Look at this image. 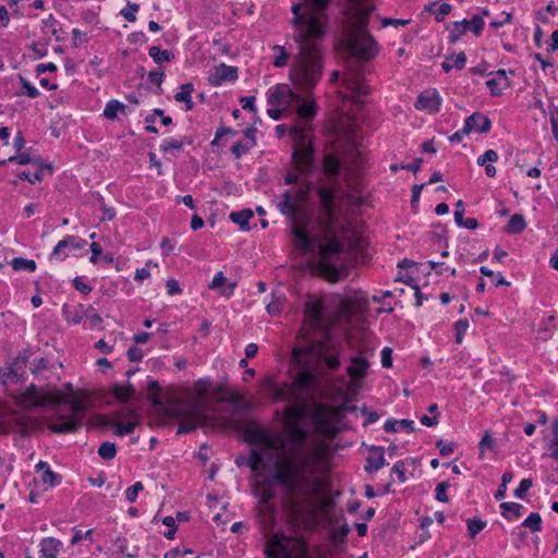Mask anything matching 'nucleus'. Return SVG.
I'll use <instances>...</instances> for the list:
<instances>
[{"label":"nucleus","instance_id":"f257e3e1","mask_svg":"<svg viewBox=\"0 0 558 558\" xmlns=\"http://www.w3.org/2000/svg\"><path fill=\"white\" fill-rule=\"evenodd\" d=\"M315 387L316 374L308 366H301L292 381L281 386L266 379L265 388L272 399L288 402L284 409L288 434L282 436L257 425L248 426L245 437L254 448L245 461H236L262 476L266 484H277L289 497L300 500L314 498L322 488L318 474L323 451L307 444L308 433L299 425L306 399Z\"/></svg>","mask_w":558,"mask_h":558},{"label":"nucleus","instance_id":"f03ea898","mask_svg":"<svg viewBox=\"0 0 558 558\" xmlns=\"http://www.w3.org/2000/svg\"><path fill=\"white\" fill-rule=\"evenodd\" d=\"M308 187L286 191L282 201L278 203L279 210L289 217L293 223L291 233L294 239V247L302 255L314 253L317 250L319 271L331 282L341 278V271L345 269V244L350 234L349 223L340 218L336 211L338 191L328 185L316 189L320 203L319 223L324 229L323 239L310 238L305 226L301 223V203L305 201Z\"/></svg>","mask_w":558,"mask_h":558},{"label":"nucleus","instance_id":"7ed1b4c3","mask_svg":"<svg viewBox=\"0 0 558 558\" xmlns=\"http://www.w3.org/2000/svg\"><path fill=\"white\" fill-rule=\"evenodd\" d=\"M330 0H303L291 8L298 53L289 76L293 85L305 95L301 101H294L298 116L304 120L316 114L315 101L310 96L323 75L324 62L319 44L327 34L328 17L325 10Z\"/></svg>","mask_w":558,"mask_h":558},{"label":"nucleus","instance_id":"20e7f679","mask_svg":"<svg viewBox=\"0 0 558 558\" xmlns=\"http://www.w3.org/2000/svg\"><path fill=\"white\" fill-rule=\"evenodd\" d=\"M349 25L345 45L350 53L360 60H369L378 52L377 44L367 31L368 16L374 7L361 0H349Z\"/></svg>","mask_w":558,"mask_h":558},{"label":"nucleus","instance_id":"39448f33","mask_svg":"<svg viewBox=\"0 0 558 558\" xmlns=\"http://www.w3.org/2000/svg\"><path fill=\"white\" fill-rule=\"evenodd\" d=\"M209 389V384L198 380L195 385L196 396L184 401H175L167 405L166 410L169 418L179 422L178 434H187L196 429L207 421V412L210 409L209 403L204 400Z\"/></svg>","mask_w":558,"mask_h":558},{"label":"nucleus","instance_id":"423d86ee","mask_svg":"<svg viewBox=\"0 0 558 558\" xmlns=\"http://www.w3.org/2000/svg\"><path fill=\"white\" fill-rule=\"evenodd\" d=\"M367 160L363 151L352 140H339L325 149L323 158L324 174H340L363 170Z\"/></svg>","mask_w":558,"mask_h":558},{"label":"nucleus","instance_id":"0eeeda50","mask_svg":"<svg viewBox=\"0 0 558 558\" xmlns=\"http://www.w3.org/2000/svg\"><path fill=\"white\" fill-rule=\"evenodd\" d=\"M291 136L294 142L292 160L295 168L301 172L312 171L314 165V149L310 129L294 126L291 130Z\"/></svg>","mask_w":558,"mask_h":558},{"label":"nucleus","instance_id":"6e6552de","mask_svg":"<svg viewBox=\"0 0 558 558\" xmlns=\"http://www.w3.org/2000/svg\"><path fill=\"white\" fill-rule=\"evenodd\" d=\"M306 350L310 355L324 362L329 369H337L340 365L341 343L329 333H325L320 340L310 342Z\"/></svg>","mask_w":558,"mask_h":558},{"label":"nucleus","instance_id":"1a4fd4ad","mask_svg":"<svg viewBox=\"0 0 558 558\" xmlns=\"http://www.w3.org/2000/svg\"><path fill=\"white\" fill-rule=\"evenodd\" d=\"M54 398L59 399L60 403H66L71 407V416L69 417H60L59 422L54 423L51 426V429L54 433H71L76 430L82 423V416L85 413L86 410V403L85 400L82 398H72L66 399L62 393L57 392L54 393Z\"/></svg>","mask_w":558,"mask_h":558},{"label":"nucleus","instance_id":"9d476101","mask_svg":"<svg viewBox=\"0 0 558 558\" xmlns=\"http://www.w3.org/2000/svg\"><path fill=\"white\" fill-rule=\"evenodd\" d=\"M341 83L345 89L343 98L351 99L357 105L364 104V97L369 94L371 87L365 83L359 70H350L343 73Z\"/></svg>","mask_w":558,"mask_h":558},{"label":"nucleus","instance_id":"9b49d317","mask_svg":"<svg viewBox=\"0 0 558 558\" xmlns=\"http://www.w3.org/2000/svg\"><path fill=\"white\" fill-rule=\"evenodd\" d=\"M268 104L272 107L291 109L294 101H301L302 96L294 93L287 84H277L267 92Z\"/></svg>","mask_w":558,"mask_h":558},{"label":"nucleus","instance_id":"f8f14e48","mask_svg":"<svg viewBox=\"0 0 558 558\" xmlns=\"http://www.w3.org/2000/svg\"><path fill=\"white\" fill-rule=\"evenodd\" d=\"M17 403L26 409H33L36 407H44L47 404H58L59 399L54 398L53 395H41L36 386L31 385L24 392L16 397Z\"/></svg>","mask_w":558,"mask_h":558},{"label":"nucleus","instance_id":"ddd939ff","mask_svg":"<svg viewBox=\"0 0 558 558\" xmlns=\"http://www.w3.org/2000/svg\"><path fill=\"white\" fill-rule=\"evenodd\" d=\"M5 162L17 163V165H32L33 172L32 174H40L43 171L47 170L52 172L53 166L51 162L44 161L39 156L31 157L29 155L22 153L16 156H11ZM19 174H31V171H22Z\"/></svg>","mask_w":558,"mask_h":558},{"label":"nucleus","instance_id":"4468645a","mask_svg":"<svg viewBox=\"0 0 558 558\" xmlns=\"http://www.w3.org/2000/svg\"><path fill=\"white\" fill-rule=\"evenodd\" d=\"M238 78V69L232 65L220 63L215 66L208 76L211 86H220L225 82H234Z\"/></svg>","mask_w":558,"mask_h":558},{"label":"nucleus","instance_id":"2eb2a0df","mask_svg":"<svg viewBox=\"0 0 558 558\" xmlns=\"http://www.w3.org/2000/svg\"><path fill=\"white\" fill-rule=\"evenodd\" d=\"M87 244V241L76 235H66L63 240L59 241L54 246L51 258L64 259L68 254L65 250H81Z\"/></svg>","mask_w":558,"mask_h":558},{"label":"nucleus","instance_id":"dca6fc26","mask_svg":"<svg viewBox=\"0 0 558 558\" xmlns=\"http://www.w3.org/2000/svg\"><path fill=\"white\" fill-rule=\"evenodd\" d=\"M369 363L361 356L351 357V364L347 368V374L351 378L352 387H357L360 381L366 376Z\"/></svg>","mask_w":558,"mask_h":558},{"label":"nucleus","instance_id":"f3484780","mask_svg":"<svg viewBox=\"0 0 558 558\" xmlns=\"http://www.w3.org/2000/svg\"><path fill=\"white\" fill-rule=\"evenodd\" d=\"M441 98L436 90H427L422 93L415 102L417 110H428L430 113L438 112L440 110Z\"/></svg>","mask_w":558,"mask_h":558},{"label":"nucleus","instance_id":"a211bd4d","mask_svg":"<svg viewBox=\"0 0 558 558\" xmlns=\"http://www.w3.org/2000/svg\"><path fill=\"white\" fill-rule=\"evenodd\" d=\"M490 128V120L481 112H474L464 120V132L487 133Z\"/></svg>","mask_w":558,"mask_h":558},{"label":"nucleus","instance_id":"6ab92c4d","mask_svg":"<svg viewBox=\"0 0 558 558\" xmlns=\"http://www.w3.org/2000/svg\"><path fill=\"white\" fill-rule=\"evenodd\" d=\"M489 74H494L495 77L488 80L486 82V85L490 89V94L493 96H500L504 89L510 86V81L507 76V71L497 70L496 72H490Z\"/></svg>","mask_w":558,"mask_h":558},{"label":"nucleus","instance_id":"aec40b11","mask_svg":"<svg viewBox=\"0 0 558 558\" xmlns=\"http://www.w3.org/2000/svg\"><path fill=\"white\" fill-rule=\"evenodd\" d=\"M323 307L318 300L310 299L305 303V317L313 327H318L323 322Z\"/></svg>","mask_w":558,"mask_h":558},{"label":"nucleus","instance_id":"412c9836","mask_svg":"<svg viewBox=\"0 0 558 558\" xmlns=\"http://www.w3.org/2000/svg\"><path fill=\"white\" fill-rule=\"evenodd\" d=\"M265 553L267 558H294L284 543L277 537L269 541Z\"/></svg>","mask_w":558,"mask_h":558},{"label":"nucleus","instance_id":"4be33fe9","mask_svg":"<svg viewBox=\"0 0 558 558\" xmlns=\"http://www.w3.org/2000/svg\"><path fill=\"white\" fill-rule=\"evenodd\" d=\"M63 547L61 541L54 537H46L39 544L41 558H58V554Z\"/></svg>","mask_w":558,"mask_h":558},{"label":"nucleus","instance_id":"5701e85b","mask_svg":"<svg viewBox=\"0 0 558 558\" xmlns=\"http://www.w3.org/2000/svg\"><path fill=\"white\" fill-rule=\"evenodd\" d=\"M365 471L373 472L378 471L384 465H386L384 448L383 447H372L366 459Z\"/></svg>","mask_w":558,"mask_h":558},{"label":"nucleus","instance_id":"b1692460","mask_svg":"<svg viewBox=\"0 0 558 558\" xmlns=\"http://www.w3.org/2000/svg\"><path fill=\"white\" fill-rule=\"evenodd\" d=\"M253 216L254 214L251 209H243L240 211H232L229 215V218L234 223L239 225L241 230L248 231L251 229L248 221Z\"/></svg>","mask_w":558,"mask_h":558},{"label":"nucleus","instance_id":"393cba45","mask_svg":"<svg viewBox=\"0 0 558 558\" xmlns=\"http://www.w3.org/2000/svg\"><path fill=\"white\" fill-rule=\"evenodd\" d=\"M384 428L388 433L397 432L399 429H404L409 433H412V432H414V422L411 420H405V418H403V420L390 418L385 423Z\"/></svg>","mask_w":558,"mask_h":558},{"label":"nucleus","instance_id":"a878e982","mask_svg":"<svg viewBox=\"0 0 558 558\" xmlns=\"http://www.w3.org/2000/svg\"><path fill=\"white\" fill-rule=\"evenodd\" d=\"M466 57L464 52H460L457 56L448 57L442 63L441 69L448 73L452 69L462 70L465 66Z\"/></svg>","mask_w":558,"mask_h":558},{"label":"nucleus","instance_id":"bb28decb","mask_svg":"<svg viewBox=\"0 0 558 558\" xmlns=\"http://www.w3.org/2000/svg\"><path fill=\"white\" fill-rule=\"evenodd\" d=\"M194 90L193 84L186 83L181 86V90L174 95V99L178 102L185 104V110L190 111L193 109L192 93Z\"/></svg>","mask_w":558,"mask_h":558},{"label":"nucleus","instance_id":"cd10ccee","mask_svg":"<svg viewBox=\"0 0 558 558\" xmlns=\"http://www.w3.org/2000/svg\"><path fill=\"white\" fill-rule=\"evenodd\" d=\"M498 154L494 149H487L483 155L478 156L477 163L480 166H486V174H495L496 168L492 162L497 161Z\"/></svg>","mask_w":558,"mask_h":558},{"label":"nucleus","instance_id":"c85d7f7f","mask_svg":"<svg viewBox=\"0 0 558 558\" xmlns=\"http://www.w3.org/2000/svg\"><path fill=\"white\" fill-rule=\"evenodd\" d=\"M149 57L154 60L155 63L161 64L163 62H170L174 59V54L170 50H161L158 46H151L148 49Z\"/></svg>","mask_w":558,"mask_h":558},{"label":"nucleus","instance_id":"c756f323","mask_svg":"<svg viewBox=\"0 0 558 558\" xmlns=\"http://www.w3.org/2000/svg\"><path fill=\"white\" fill-rule=\"evenodd\" d=\"M553 438L548 441L546 448L548 457L558 460V417L551 424Z\"/></svg>","mask_w":558,"mask_h":558},{"label":"nucleus","instance_id":"7c9ffc66","mask_svg":"<svg viewBox=\"0 0 558 558\" xmlns=\"http://www.w3.org/2000/svg\"><path fill=\"white\" fill-rule=\"evenodd\" d=\"M147 390H148V396L147 397L153 402V404L155 407L163 408L162 401L160 399V388H159L158 381L157 380H149L148 385H147ZM166 408L167 407H165V412H167ZM166 415L169 417L168 413H166Z\"/></svg>","mask_w":558,"mask_h":558},{"label":"nucleus","instance_id":"2f4dec72","mask_svg":"<svg viewBox=\"0 0 558 558\" xmlns=\"http://www.w3.org/2000/svg\"><path fill=\"white\" fill-rule=\"evenodd\" d=\"M526 227L525 219L520 214H514L508 221L507 232L511 234L521 233Z\"/></svg>","mask_w":558,"mask_h":558},{"label":"nucleus","instance_id":"473e14b6","mask_svg":"<svg viewBox=\"0 0 558 558\" xmlns=\"http://www.w3.org/2000/svg\"><path fill=\"white\" fill-rule=\"evenodd\" d=\"M10 264H11L12 268L16 271L26 270V271L33 272L36 270V263L33 259L15 257L11 260Z\"/></svg>","mask_w":558,"mask_h":558},{"label":"nucleus","instance_id":"72a5a7b5","mask_svg":"<svg viewBox=\"0 0 558 558\" xmlns=\"http://www.w3.org/2000/svg\"><path fill=\"white\" fill-rule=\"evenodd\" d=\"M123 110H124V105L122 102H120L119 100L112 99L107 102L105 110H104V116L109 120H113L117 118L118 112L123 111Z\"/></svg>","mask_w":558,"mask_h":558},{"label":"nucleus","instance_id":"f704fd0d","mask_svg":"<svg viewBox=\"0 0 558 558\" xmlns=\"http://www.w3.org/2000/svg\"><path fill=\"white\" fill-rule=\"evenodd\" d=\"M113 396L121 402H126L134 393L132 385H116L112 389Z\"/></svg>","mask_w":558,"mask_h":558},{"label":"nucleus","instance_id":"c9c22d12","mask_svg":"<svg viewBox=\"0 0 558 558\" xmlns=\"http://www.w3.org/2000/svg\"><path fill=\"white\" fill-rule=\"evenodd\" d=\"M221 400H225V401H228L229 403H231L236 410H245L246 408V404L242 398V396L236 392V391H229V392H226L222 397H221Z\"/></svg>","mask_w":558,"mask_h":558},{"label":"nucleus","instance_id":"e433bc0d","mask_svg":"<svg viewBox=\"0 0 558 558\" xmlns=\"http://www.w3.org/2000/svg\"><path fill=\"white\" fill-rule=\"evenodd\" d=\"M137 425L136 421H130L128 423H122L119 421H116L111 424V426L114 428V433L118 436H124L132 434Z\"/></svg>","mask_w":558,"mask_h":558},{"label":"nucleus","instance_id":"4c0bfd02","mask_svg":"<svg viewBox=\"0 0 558 558\" xmlns=\"http://www.w3.org/2000/svg\"><path fill=\"white\" fill-rule=\"evenodd\" d=\"M429 11L435 14V19L440 22L444 20L446 15H448L451 11V5L449 3H441L437 5V2H433L429 5Z\"/></svg>","mask_w":558,"mask_h":558},{"label":"nucleus","instance_id":"58836bf2","mask_svg":"<svg viewBox=\"0 0 558 558\" xmlns=\"http://www.w3.org/2000/svg\"><path fill=\"white\" fill-rule=\"evenodd\" d=\"M98 454L104 460H112L117 454L116 445L110 441L102 442L98 449Z\"/></svg>","mask_w":558,"mask_h":558},{"label":"nucleus","instance_id":"ea45409f","mask_svg":"<svg viewBox=\"0 0 558 558\" xmlns=\"http://www.w3.org/2000/svg\"><path fill=\"white\" fill-rule=\"evenodd\" d=\"M466 32V20H462L459 22H454L453 28L451 29L449 34V40L450 43L454 44L460 39L462 35H464Z\"/></svg>","mask_w":558,"mask_h":558},{"label":"nucleus","instance_id":"a19ab883","mask_svg":"<svg viewBox=\"0 0 558 558\" xmlns=\"http://www.w3.org/2000/svg\"><path fill=\"white\" fill-rule=\"evenodd\" d=\"M468 524V531L472 538H474L481 531H483L486 527V521L482 519H469L466 521Z\"/></svg>","mask_w":558,"mask_h":558},{"label":"nucleus","instance_id":"79ce46f5","mask_svg":"<svg viewBox=\"0 0 558 558\" xmlns=\"http://www.w3.org/2000/svg\"><path fill=\"white\" fill-rule=\"evenodd\" d=\"M523 525L532 532H538L542 529V518L539 513L532 512L523 522Z\"/></svg>","mask_w":558,"mask_h":558},{"label":"nucleus","instance_id":"37998d69","mask_svg":"<svg viewBox=\"0 0 558 558\" xmlns=\"http://www.w3.org/2000/svg\"><path fill=\"white\" fill-rule=\"evenodd\" d=\"M183 142L177 138H165L160 144V149L163 153H171L173 150L182 149Z\"/></svg>","mask_w":558,"mask_h":558},{"label":"nucleus","instance_id":"c03bdc74","mask_svg":"<svg viewBox=\"0 0 558 558\" xmlns=\"http://www.w3.org/2000/svg\"><path fill=\"white\" fill-rule=\"evenodd\" d=\"M275 497V493L270 488L263 489L259 501L266 507L269 517L274 515L275 508L269 505V501Z\"/></svg>","mask_w":558,"mask_h":558},{"label":"nucleus","instance_id":"a18cd8bd","mask_svg":"<svg viewBox=\"0 0 558 558\" xmlns=\"http://www.w3.org/2000/svg\"><path fill=\"white\" fill-rule=\"evenodd\" d=\"M484 27L483 16L474 15L470 21L466 20V29H470L475 35H480Z\"/></svg>","mask_w":558,"mask_h":558},{"label":"nucleus","instance_id":"49530a36","mask_svg":"<svg viewBox=\"0 0 558 558\" xmlns=\"http://www.w3.org/2000/svg\"><path fill=\"white\" fill-rule=\"evenodd\" d=\"M19 80L23 88V94L27 95L29 98L33 99L39 96V90L34 85H32L29 81H27L22 75L19 76Z\"/></svg>","mask_w":558,"mask_h":558},{"label":"nucleus","instance_id":"de8ad7c7","mask_svg":"<svg viewBox=\"0 0 558 558\" xmlns=\"http://www.w3.org/2000/svg\"><path fill=\"white\" fill-rule=\"evenodd\" d=\"M274 50L278 52V54L276 56V58L272 62L274 65L277 68L286 66L287 62H288L289 54L286 52L284 47L277 45L274 47Z\"/></svg>","mask_w":558,"mask_h":558},{"label":"nucleus","instance_id":"09e8293b","mask_svg":"<svg viewBox=\"0 0 558 558\" xmlns=\"http://www.w3.org/2000/svg\"><path fill=\"white\" fill-rule=\"evenodd\" d=\"M480 272L485 276V277H492V278H496V286H509L510 283L504 278V276L498 272V274H495L493 270H490L488 267L486 266H482L480 268Z\"/></svg>","mask_w":558,"mask_h":558},{"label":"nucleus","instance_id":"8fccbe9b","mask_svg":"<svg viewBox=\"0 0 558 558\" xmlns=\"http://www.w3.org/2000/svg\"><path fill=\"white\" fill-rule=\"evenodd\" d=\"M494 447L495 440L493 439L490 433L486 430L478 444L481 458H483L485 449H494Z\"/></svg>","mask_w":558,"mask_h":558},{"label":"nucleus","instance_id":"3c124183","mask_svg":"<svg viewBox=\"0 0 558 558\" xmlns=\"http://www.w3.org/2000/svg\"><path fill=\"white\" fill-rule=\"evenodd\" d=\"M140 7L136 3L128 2L126 8L122 9L120 14L129 22H134L136 20L135 13L138 11Z\"/></svg>","mask_w":558,"mask_h":558},{"label":"nucleus","instance_id":"603ef678","mask_svg":"<svg viewBox=\"0 0 558 558\" xmlns=\"http://www.w3.org/2000/svg\"><path fill=\"white\" fill-rule=\"evenodd\" d=\"M469 328V322L468 319H459L454 324V330H456V342L461 343L463 339V335L466 332Z\"/></svg>","mask_w":558,"mask_h":558},{"label":"nucleus","instance_id":"864d4df0","mask_svg":"<svg viewBox=\"0 0 558 558\" xmlns=\"http://www.w3.org/2000/svg\"><path fill=\"white\" fill-rule=\"evenodd\" d=\"M504 510L502 514L506 515L507 512H511L514 517H520L522 514V510L524 507L517 502H504L500 506Z\"/></svg>","mask_w":558,"mask_h":558},{"label":"nucleus","instance_id":"5fc2aeb1","mask_svg":"<svg viewBox=\"0 0 558 558\" xmlns=\"http://www.w3.org/2000/svg\"><path fill=\"white\" fill-rule=\"evenodd\" d=\"M41 481L44 484L54 486L60 483V476L47 468L41 475Z\"/></svg>","mask_w":558,"mask_h":558},{"label":"nucleus","instance_id":"6e6d98bb","mask_svg":"<svg viewBox=\"0 0 558 558\" xmlns=\"http://www.w3.org/2000/svg\"><path fill=\"white\" fill-rule=\"evenodd\" d=\"M533 483L531 478H524L520 482L518 488L514 490L517 498L523 499L526 492L532 487Z\"/></svg>","mask_w":558,"mask_h":558},{"label":"nucleus","instance_id":"4d7b16f0","mask_svg":"<svg viewBox=\"0 0 558 558\" xmlns=\"http://www.w3.org/2000/svg\"><path fill=\"white\" fill-rule=\"evenodd\" d=\"M144 488L143 484L141 482H136L134 485L129 487L125 492V496L129 502H134L137 498V495L140 492H142Z\"/></svg>","mask_w":558,"mask_h":558},{"label":"nucleus","instance_id":"13d9d810","mask_svg":"<svg viewBox=\"0 0 558 558\" xmlns=\"http://www.w3.org/2000/svg\"><path fill=\"white\" fill-rule=\"evenodd\" d=\"M449 483L441 482L436 486V499L441 502H448L449 498L447 496V489L449 488Z\"/></svg>","mask_w":558,"mask_h":558},{"label":"nucleus","instance_id":"bf43d9fd","mask_svg":"<svg viewBox=\"0 0 558 558\" xmlns=\"http://www.w3.org/2000/svg\"><path fill=\"white\" fill-rule=\"evenodd\" d=\"M73 531H74V535L72 536V539H71L72 545L77 544L83 538H85V539L92 538L93 530H88L85 533H83L82 530L74 527Z\"/></svg>","mask_w":558,"mask_h":558},{"label":"nucleus","instance_id":"052dcab7","mask_svg":"<svg viewBox=\"0 0 558 558\" xmlns=\"http://www.w3.org/2000/svg\"><path fill=\"white\" fill-rule=\"evenodd\" d=\"M84 314H85V317L89 320L92 328H96V327L100 326V324L102 322L101 317L96 313H92L90 307L84 310Z\"/></svg>","mask_w":558,"mask_h":558},{"label":"nucleus","instance_id":"680f3d73","mask_svg":"<svg viewBox=\"0 0 558 558\" xmlns=\"http://www.w3.org/2000/svg\"><path fill=\"white\" fill-rule=\"evenodd\" d=\"M252 146L246 142L235 143L231 147V151L235 155L236 158L244 155Z\"/></svg>","mask_w":558,"mask_h":558},{"label":"nucleus","instance_id":"e2e57ef3","mask_svg":"<svg viewBox=\"0 0 558 558\" xmlns=\"http://www.w3.org/2000/svg\"><path fill=\"white\" fill-rule=\"evenodd\" d=\"M436 447L439 449L440 454L444 457L452 453L454 449V445L452 442H445L441 439L436 442Z\"/></svg>","mask_w":558,"mask_h":558},{"label":"nucleus","instance_id":"0e129e2a","mask_svg":"<svg viewBox=\"0 0 558 558\" xmlns=\"http://www.w3.org/2000/svg\"><path fill=\"white\" fill-rule=\"evenodd\" d=\"M165 73L162 71H150L148 73V81L151 84L157 85L159 88L163 82Z\"/></svg>","mask_w":558,"mask_h":558},{"label":"nucleus","instance_id":"69168bd1","mask_svg":"<svg viewBox=\"0 0 558 558\" xmlns=\"http://www.w3.org/2000/svg\"><path fill=\"white\" fill-rule=\"evenodd\" d=\"M392 350L388 347L381 350V365L383 367H391L392 365Z\"/></svg>","mask_w":558,"mask_h":558},{"label":"nucleus","instance_id":"338daca9","mask_svg":"<svg viewBox=\"0 0 558 558\" xmlns=\"http://www.w3.org/2000/svg\"><path fill=\"white\" fill-rule=\"evenodd\" d=\"M84 317V310L81 307V310H75L74 312L69 313L66 319L74 325H78Z\"/></svg>","mask_w":558,"mask_h":558},{"label":"nucleus","instance_id":"774afa93","mask_svg":"<svg viewBox=\"0 0 558 558\" xmlns=\"http://www.w3.org/2000/svg\"><path fill=\"white\" fill-rule=\"evenodd\" d=\"M242 108L244 110H250L252 112H256L257 109L255 107V97L254 96H245L241 98Z\"/></svg>","mask_w":558,"mask_h":558}]
</instances>
